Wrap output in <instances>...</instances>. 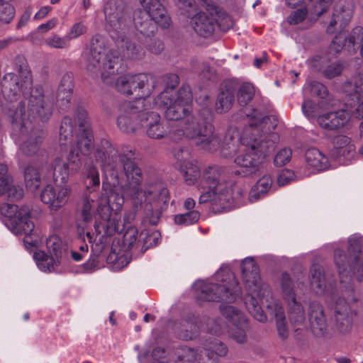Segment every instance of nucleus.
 Wrapping results in <instances>:
<instances>
[{
    "instance_id": "1",
    "label": "nucleus",
    "mask_w": 363,
    "mask_h": 363,
    "mask_svg": "<svg viewBox=\"0 0 363 363\" xmlns=\"http://www.w3.org/2000/svg\"><path fill=\"white\" fill-rule=\"evenodd\" d=\"M60 145L71 144L67 156V167L77 172L82 166V156L101 164L104 174L102 196L99 201L95 216V238L89 232L83 236L89 242H106L108 238L123 230L120 210L125 199L129 200L136 211H143L150 222L157 224L162 212L167 208L169 191L160 186H141L140 169L124 155H118L117 150L106 139L101 140L94 149V136L89 128L87 114L78 111L74 125L71 118H63L60 130Z\"/></svg>"
},
{
    "instance_id": "2",
    "label": "nucleus",
    "mask_w": 363,
    "mask_h": 363,
    "mask_svg": "<svg viewBox=\"0 0 363 363\" xmlns=\"http://www.w3.org/2000/svg\"><path fill=\"white\" fill-rule=\"evenodd\" d=\"M23 77L19 82L13 73L4 75L2 93L12 101L18 92H22L24 101L15 111H9V116L13 125L11 136L19 145L20 151L26 156H32L39 150L41 137L33 132V123L47 121L52 113L53 104L43 94L40 86L33 88L29 71L21 72Z\"/></svg>"
},
{
    "instance_id": "3",
    "label": "nucleus",
    "mask_w": 363,
    "mask_h": 363,
    "mask_svg": "<svg viewBox=\"0 0 363 363\" xmlns=\"http://www.w3.org/2000/svg\"><path fill=\"white\" fill-rule=\"evenodd\" d=\"M120 59L116 52L105 46L101 37L96 36L91 40L85 66L89 74L100 75L104 83L113 84L115 82L116 88L123 94L130 95L138 91L135 101L145 100V104L148 105V101L150 103L152 101L150 96L155 87V78L145 74H125L116 78Z\"/></svg>"
},
{
    "instance_id": "4",
    "label": "nucleus",
    "mask_w": 363,
    "mask_h": 363,
    "mask_svg": "<svg viewBox=\"0 0 363 363\" xmlns=\"http://www.w3.org/2000/svg\"><path fill=\"white\" fill-rule=\"evenodd\" d=\"M276 125L271 117L255 113L241 133L235 128L228 129L226 141L228 138L232 141L236 139L247 147L245 152L235 159L243 176L255 174L260 171L269 149L278 140L277 135L272 132Z\"/></svg>"
},
{
    "instance_id": "5",
    "label": "nucleus",
    "mask_w": 363,
    "mask_h": 363,
    "mask_svg": "<svg viewBox=\"0 0 363 363\" xmlns=\"http://www.w3.org/2000/svg\"><path fill=\"white\" fill-rule=\"evenodd\" d=\"M241 269L242 281L247 291L244 297V303L248 312L259 322L264 323L267 315L264 311L266 308L268 313L274 317L279 335L282 339L289 334L282 306L277 302L272 291L266 283L260 279L259 267L252 257L242 260Z\"/></svg>"
},
{
    "instance_id": "6",
    "label": "nucleus",
    "mask_w": 363,
    "mask_h": 363,
    "mask_svg": "<svg viewBox=\"0 0 363 363\" xmlns=\"http://www.w3.org/2000/svg\"><path fill=\"white\" fill-rule=\"evenodd\" d=\"M362 239L359 235L354 234L348 238V250L353 257L352 264H350V271H347L348 260L342 251L337 249L335 251V263L337 268L340 277V291L334 294L335 298V315L339 329L341 332H346L350 328L352 322L353 313L350 307L352 303L355 302L357 298L355 295L353 286L347 279L350 281V272L352 270L354 277L361 281L363 278V267L359 262L360 246Z\"/></svg>"
},
{
    "instance_id": "7",
    "label": "nucleus",
    "mask_w": 363,
    "mask_h": 363,
    "mask_svg": "<svg viewBox=\"0 0 363 363\" xmlns=\"http://www.w3.org/2000/svg\"><path fill=\"white\" fill-rule=\"evenodd\" d=\"M69 175L67 164L62 157H56L52 164H45L37 169L33 166H28L24 170L26 188L30 191H36L42 180L51 178L63 184H47L40 193L41 201L53 211H57L69 201L72 189L66 185Z\"/></svg>"
},
{
    "instance_id": "8",
    "label": "nucleus",
    "mask_w": 363,
    "mask_h": 363,
    "mask_svg": "<svg viewBox=\"0 0 363 363\" xmlns=\"http://www.w3.org/2000/svg\"><path fill=\"white\" fill-rule=\"evenodd\" d=\"M220 178L218 167H209L204 170L198 184L201 191L199 203L210 202L223 209H230L242 197L243 191L232 182H220Z\"/></svg>"
},
{
    "instance_id": "9",
    "label": "nucleus",
    "mask_w": 363,
    "mask_h": 363,
    "mask_svg": "<svg viewBox=\"0 0 363 363\" xmlns=\"http://www.w3.org/2000/svg\"><path fill=\"white\" fill-rule=\"evenodd\" d=\"M171 140L177 142L183 139L193 140L201 148L212 151L220 144V139L213 133L212 125L199 116H187L171 125L168 132Z\"/></svg>"
},
{
    "instance_id": "10",
    "label": "nucleus",
    "mask_w": 363,
    "mask_h": 363,
    "mask_svg": "<svg viewBox=\"0 0 363 363\" xmlns=\"http://www.w3.org/2000/svg\"><path fill=\"white\" fill-rule=\"evenodd\" d=\"M216 284L196 281L193 288L196 298L208 301L234 302L239 297L240 289L234 274L227 266L222 267L215 274Z\"/></svg>"
},
{
    "instance_id": "11",
    "label": "nucleus",
    "mask_w": 363,
    "mask_h": 363,
    "mask_svg": "<svg viewBox=\"0 0 363 363\" xmlns=\"http://www.w3.org/2000/svg\"><path fill=\"white\" fill-rule=\"evenodd\" d=\"M181 14L190 17V24L199 35L207 37L214 30L213 16L218 7L211 0H174Z\"/></svg>"
},
{
    "instance_id": "12",
    "label": "nucleus",
    "mask_w": 363,
    "mask_h": 363,
    "mask_svg": "<svg viewBox=\"0 0 363 363\" xmlns=\"http://www.w3.org/2000/svg\"><path fill=\"white\" fill-rule=\"evenodd\" d=\"M1 213L5 225L13 234L25 235L23 242L27 249L38 246L41 240L38 235L32 233L34 224L29 219L28 208H19L16 205L4 203L1 206Z\"/></svg>"
},
{
    "instance_id": "13",
    "label": "nucleus",
    "mask_w": 363,
    "mask_h": 363,
    "mask_svg": "<svg viewBox=\"0 0 363 363\" xmlns=\"http://www.w3.org/2000/svg\"><path fill=\"white\" fill-rule=\"evenodd\" d=\"M220 312L223 317L231 324L229 328L221 318L211 320L208 323L207 330L213 335H220L227 333L230 337L238 343L247 341L246 332L248 329L247 319L239 309L231 305L220 306Z\"/></svg>"
},
{
    "instance_id": "14",
    "label": "nucleus",
    "mask_w": 363,
    "mask_h": 363,
    "mask_svg": "<svg viewBox=\"0 0 363 363\" xmlns=\"http://www.w3.org/2000/svg\"><path fill=\"white\" fill-rule=\"evenodd\" d=\"M192 94L189 87L176 92L173 87L165 89L155 100L154 105L165 109L168 120L182 121L191 111Z\"/></svg>"
},
{
    "instance_id": "15",
    "label": "nucleus",
    "mask_w": 363,
    "mask_h": 363,
    "mask_svg": "<svg viewBox=\"0 0 363 363\" xmlns=\"http://www.w3.org/2000/svg\"><path fill=\"white\" fill-rule=\"evenodd\" d=\"M105 18L111 27L112 38H119L121 32L130 30L132 19L128 14L127 6L123 0H109L104 6Z\"/></svg>"
},
{
    "instance_id": "16",
    "label": "nucleus",
    "mask_w": 363,
    "mask_h": 363,
    "mask_svg": "<svg viewBox=\"0 0 363 363\" xmlns=\"http://www.w3.org/2000/svg\"><path fill=\"white\" fill-rule=\"evenodd\" d=\"M47 252L36 251L33 257L38 268L43 272L55 271L62 261V242L57 235L50 236L46 240Z\"/></svg>"
},
{
    "instance_id": "17",
    "label": "nucleus",
    "mask_w": 363,
    "mask_h": 363,
    "mask_svg": "<svg viewBox=\"0 0 363 363\" xmlns=\"http://www.w3.org/2000/svg\"><path fill=\"white\" fill-rule=\"evenodd\" d=\"M282 297L286 304L290 322L298 325L305 320V313L301 303L298 301L295 285L289 274H283L281 278Z\"/></svg>"
},
{
    "instance_id": "18",
    "label": "nucleus",
    "mask_w": 363,
    "mask_h": 363,
    "mask_svg": "<svg viewBox=\"0 0 363 363\" xmlns=\"http://www.w3.org/2000/svg\"><path fill=\"white\" fill-rule=\"evenodd\" d=\"M145 100L125 101L121 105L120 114L118 117L117 124L118 128L125 133L134 132L138 123L134 119L138 118L140 121V115L147 110L146 106H150L151 103L148 101V105L145 104Z\"/></svg>"
},
{
    "instance_id": "19",
    "label": "nucleus",
    "mask_w": 363,
    "mask_h": 363,
    "mask_svg": "<svg viewBox=\"0 0 363 363\" xmlns=\"http://www.w3.org/2000/svg\"><path fill=\"white\" fill-rule=\"evenodd\" d=\"M351 17L352 10L350 8H343L341 5H337L335 7L332 19L327 27V32L328 33H339L333 41V49L336 52L340 51L341 45L339 43L342 39L341 33L344 28L348 25Z\"/></svg>"
},
{
    "instance_id": "20",
    "label": "nucleus",
    "mask_w": 363,
    "mask_h": 363,
    "mask_svg": "<svg viewBox=\"0 0 363 363\" xmlns=\"http://www.w3.org/2000/svg\"><path fill=\"white\" fill-rule=\"evenodd\" d=\"M153 106H155L154 103L151 102V106H146L147 110L143 113V115H140V125L146 127V133L149 137L159 139L167 135V130L160 116L157 113L150 111V109Z\"/></svg>"
},
{
    "instance_id": "21",
    "label": "nucleus",
    "mask_w": 363,
    "mask_h": 363,
    "mask_svg": "<svg viewBox=\"0 0 363 363\" xmlns=\"http://www.w3.org/2000/svg\"><path fill=\"white\" fill-rule=\"evenodd\" d=\"M350 111L341 109L319 116L317 119L318 125L327 130H338L345 127L352 119Z\"/></svg>"
},
{
    "instance_id": "22",
    "label": "nucleus",
    "mask_w": 363,
    "mask_h": 363,
    "mask_svg": "<svg viewBox=\"0 0 363 363\" xmlns=\"http://www.w3.org/2000/svg\"><path fill=\"white\" fill-rule=\"evenodd\" d=\"M333 143L332 156L344 164L350 163L356 153L355 146L351 139L346 135H337L333 139Z\"/></svg>"
},
{
    "instance_id": "23",
    "label": "nucleus",
    "mask_w": 363,
    "mask_h": 363,
    "mask_svg": "<svg viewBox=\"0 0 363 363\" xmlns=\"http://www.w3.org/2000/svg\"><path fill=\"white\" fill-rule=\"evenodd\" d=\"M162 0H140V4L147 16L162 28L170 26V18L161 4Z\"/></svg>"
},
{
    "instance_id": "24",
    "label": "nucleus",
    "mask_w": 363,
    "mask_h": 363,
    "mask_svg": "<svg viewBox=\"0 0 363 363\" xmlns=\"http://www.w3.org/2000/svg\"><path fill=\"white\" fill-rule=\"evenodd\" d=\"M331 1L332 0H309L306 5L307 9H301L293 12L289 17V23L294 25L299 23L305 18L308 11L319 16L327 10Z\"/></svg>"
},
{
    "instance_id": "25",
    "label": "nucleus",
    "mask_w": 363,
    "mask_h": 363,
    "mask_svg": "<svg viewBox=\"0 0 363 363\" xmlns=\"http://www.w3.org/2000/svg\"><path fill=\"white\" fill-rule=\"evenodd\" d=\"M180 153H176L175 157L179 163L177 164L182 172L185 182L189 184H194L198 178L200 177V170L198 166L192 161L187 160L189 153L186 151H181Z\"/></svg>"
},
{
    "instance_id": "26",
    "label": "nucleus",
    "mask_w": 363,
    "mask_h": 363,
    "mask_svg": "<svg viewBox=\"0 0 363 363\" xmlns=\"http://www.w3.org/2000/svg\"><path fill=\"white\" fill-rule=\"evenodd\" d=\"M309 320L313 333L316 335L324 334L327 329V323L323 307L318 302H312L309 307Z\"/></svg>"
},
{
    "instance_id": "27",
    "label": "nucleus",
    "mask_w": 363,
    "mask_h": 363,
    "mask_svg": "<svg viewBox=\"0 0 363 363\" xmlns=\"http://www.w3.org/2000/svg\"><path fill=\"white\" fill-rule=\"evenodd\" d=\"M7 167L0 164V195L6 194L13 199H18L23 195V189L12 184L11 178L7 174Z\"/></svg>"
},
{
    "instance_id": "28",
    "label": "nucleus",
    "mask_w": 363,
    "mask_h": 363,
    "mask_svg": "<svg viewBox=\"0 0 363 363\" xmlns=\"http://www.w3.org/2000/svg\"><path fill=\"white\" fill-rule=\"evenodd\" d=\"M130 30L126 33H120L119 38H113L116 40L117 46L121 49L122 57L128 60L140 58L143 55V49L136 46L128 40V35Z\"/></svg>"
},
{
    "instance_id": "29",
    "label": "nucleus",
    "mask_w": 363,
    "mask_h": 363,
    "mask_svg": "<svg viewBox=\"0 0 363 363\" xmlns=\"http://www.w3.org/2000/svg\"><path fill=\"white\" fill-rule=\"evenodd\" d=\"M310 287L318 295L325 294L331 287L327 283L323 269L319 265H313L311 268Z\"/></svg>"
},
{
    "instance_id": "30",
    "label": "nucleus",
    "mask_w": 363,
    "mask_h": 363,
    "mask_svg": "<svg viewBox=\"0 0 363 363\" xmlns=\"http://www.w3.org/2000/svg\"><path fill=\"white\" fill-rule=\"evenodd\" d=\"M273 180L271 176L265 174L252 186L249 193V201L254 203L264 198L272 189Z\"/></svg>"
},
{
    "instance_id": "31",
    "label": "nucleus",
    "mask_w": 363,
    "mask_h": 363,
    "mask_svg": "<svg viewBox=\"0 0 363 363\" xmlns=\"http://www.w3.org/2000/svg\"><path fill=\"white\" fill-rule=\"evenodd\" d=\"M307 164L313 169V171L320 172L330 167L328 158L315 147L308 148L305 153Z\"/></svg>"
},
{
    "instance_id": "32",
    "label": "nucleus",
    "mask_w": 363,
    "mask_h": 363,
    "mask_svg": "<svg viewBox=\"0 0 363 363\" xmlns=\"http://www.w3.org/2000/svg\"><path fill=\"white\" fill-rule=\"evenodd\" d=\"M325 62L326 58L319 56L315 57L308 62V65L315 70L320 71L323 69V74L328 78L335 77L342 72V67L341 64L336 62L328 65L327 67L323 69Z\"/></svg>"
},
{
    "instance_id": "33",
    "label": "nucleus",
    "mask_w": 363,
    "mask_h": 363,
    "mask_svg": "<svg viewBox=\"0 0 363 363\" xmlns=\"http://www.w3.org/2000/svg\"><path fill=\"white\" fill-rule=\"evenodd\" d=\"M344 46L347 47L348 51L359 49L363 57V28L360 26L354 28L345 40Z\"/></svg>"
},
{
    "instance_id": "34",
    "label": "nucleus",
    "mask_w": 363,
    "mask_h": 363,
    "mask_svg": "<svg viewBox=\"0 0 363 363\" xmlns=\"http://www.w3.org/2000/svg\"><path fill=\"white\" fill-rule=\"evenodd\" d=\"M73 89L72 78L69 74H65L61 79L57 98L62 104L68 103L71 99L72 91Z\"/></svg>"
},
{
    "instance_id": "35",
    "label": "nucleus",
    "mask_w": 363,
    "mask_h": 363,
    "mask_svg": "<svg viewBox=\"0 0 363 363\" xmlns=\"http://www.w3.org/2000/svg\"><path fill=\"white\" fill-rule=\"evenodd\" d=\"M233 101V91L231 89H225L218 95L216 108L220 113L228 111L232 107Z\"/></svg>"
},
{
    "instance_id": "36",
    "label": "nucleus",
    "mask_w": 363,
    "mask_h": 363,
    "mask_svg": "<svg viewBox=\"0 0 363 363\" xmlns=\"http://www.w3.org/2000/svg\"><path fill=\"white\" fill-rule=\"evenodd\" d=\"M354 91L357 94L358 106L356 108V118H363V77L358 76L353 79Z\"/></svg>"
},
{
    "instance_id": "37",
    "label": "nucleus",
    "mask_w": 363,
    "mask_h": 363,
    "mask_svg": "<svg viewBox=\"0 0 363 363\" xmlns=\"http://www.w3.org/2000/svg\"><path fill=\"white\" fill-rule=\"evenodd\" d=\"M138 230L135 228H129L125 231L123 238V249L124 251L130 250L140 245L138 240Z\"/></svg>"
},
{
    "instance_id": "38",
    "label": "nucleus",
    "mask_w": 363,
    "mask_h": 363,
    "mask_svg": "<svg viewBox=\"0 0 363 363\" xmlns=\"http://www.w3.org/2000/svg\"><path fill=\"white\" fill-rule=\"evenodd\" d=\"M255 95V88L250 83L243 84L239 89L238 93V101L240 106L247 105Z\"/></svg>"
},
{
    "instance_id": "39",
    "label": "nucleus",
    "mask_w": 363,
    "mask_h": 363,
    "mask_svg": "<svg viewBox=\"0 0 363 363\" xmlns=\"http://www.w3.org/2000/svg\"><path fill=\"white\" fill-rule=\"evenodd\" d=\"M184 329L182 328V334L180 336L185 340L192 339L196 336L198 330L199 328L197 318L190 319L189 320L185 321L182 325Z\"/></svg>"
},
{
    "instance_id": "40",
    "label": "nucleus",
    "mask_w": 363,
    "mask_h": 363,
    "mask_svg": "<svg viewBox=\"0 0 363 363\" xmlns=\"http://www.w3.org/2000/svg\"><path fill=\"white\" fill-rule=\"evenodd\" d=\"M200 213L197 211H191L186 213L178 214L174 216V220L179 225H189L199 220Z\"/></svg>"
},
{
    "instance_id": "41",
    "label": "nucleus",
    "mask_w": 363,
    "mask_h": 363,
    "mask_svg": "<svg viewBox=\"0 0 363 363\" xmlns=\"http://www.w3.org/2000/svg\"><path fill=\"white\" fill-rule=\"evenodd\" d=\"M45 44L50 48L56 49H65L69 47V43L66 36L61 37L56 34L48 37L45 40Z\"/></svg>"
},
{
    "instance_id": "42",
    "label": "nucleus",
    "mask_w": 363,
    "mask_h": 363,
    "mask_svg": "<svg viewBox=\"0 0 363 363\" xmlns=\"http://www.w3.org/2000/svg\"><path fill=\"white\" fill-rule=\"evenodd\" d=\"M319 110V106L311 101H305L302 104L303 113L309 121L318 119Z\"/></svg>"
},
{
    "instance_id": "43",
    "label": "nucleus",
    "mask_w": 363,
    "mask_h": 363,
    "mask_svg": "<svg viewBox=\"0 0 363 363\" xmlns=\"http://www.w3.org/2000/svg\"><path fill=\"white\" fill-rule=\"evenodd\" d=\"M144 240V244L142 246L143 252H145L150 247L155 246L160 242V233L155 230L150 234L142 233L140 235Z\"/></svg>"
},
{
    "instance_id": "44",
    "label": "nucleus",
    "mask_w": 363,
    "mask_h": 363,
    "mask_svg": "<svg viewBox=\"0 0 363 363\" xmlns=\"http://www.w3.org/2000/svg\"><path fill=\"white\" fill-rule=\"evenodd\" d=\"M291 156L292 151L290 148H281L276 153L274 158V163L277 167L284 166L291 160Z\"/></svg>"
},
{
    "instance_id": "45",
    "label": "nucleus",
    "mask_w": 363,
    "mask_h": 363,
    "mask_svg": "<svg viewBox=\"0 0 363 363\" xmlns=\"http://www.w3.org/2000/svg\"><path fill=\"white\" fill-rule=\"evenodd\" d=\"M14 16V8L8 2L0 1V21L9 23Z\"/></svg>"
},
{
    "instance_id": "46",
    "label": "nucleus",
    "mask_w": 363,
    "mask_h": 363,
    "mask_svg": "<svg viewBox=\"0 0 363 363\" xmlns=\"http://www.w3.org/2000/svg\"><path fill=\"white\" fill-rule=\"evenodd\" d=\"M84 175L87 179H90V185L96 186L99 185V174L96 167L92 164H86Z\"/></svg>"
},
{
    "instance_id": "47",
    "label": "nucleus",
    "mask_w": 363,
    "mask_h": 363,
    "mask_svg": "<svg viewBox=\"0 0 363 363\" xmlns=\"http://www.w3.org/2000/svg\"><path fill=\"white\" fill-rule=\"evenodd\" d=\"M86 28L85 25L81 22L74 23L65 35L68 42L71 40L79 38L86 33Z\"/></svg>"
},
{
    "instance_id": "48",
    "label": "nucleus",
    "mask_w": 363,
    "mask_h": 363,
    "mask_svg": "<svg viewBox=\"0 0 363 363\" xmlns=\"http://www.w3.org/2000/svg\"><path fill=\"white\" fill-rule=\"evenodd\" d=\"M94 201L85 198L82 201V215L85 221H88L91 217Z\"/></svg>"
},
{
    "instance_id": "49",
    "label": "nucleus",
    "mask_w": 363,
    "mask_h": 363,
    "mask_svg": "<svg viewBox=\"0 0 363 363\" xmlns=\"http://www.w3.org/2000/svg\"><path fill=\"white\" fill-rule=\"evenodd\" d=\"M294 174L289 169H284L277 177V182L279 186H284L293 180Z\"/></svg>"
},
{
    "instance_id": "50",
    "label": "nucleus",
    "mask_w": 363,
    "mask_h": 363,
    "mask_svg": "<svg viewBox=\"0 0 363 363\" xmlns=\"http://www.w3.org/2000/svg\"><path fill=\"white\" fill-rule=\"evenodd\" d=\"M311 91L320 97H324L327 93L326 87L321 83L313 82L311 84Z\"/></svg>"
},
{
    "instance_id": "51",
    "label": "nucleus",
    "mask_w": 363,
    "mask_h": 363,
    "mask_svg": "<svg viewBox=\"0 0 363 363\" xmlns=\"http://www.w3.org/2000/svg\"><path fill=\"white\" fill-rule=\"evenodd\" d=\"M57 18H52L48 21L47 23L41 24L38 27V29L43 30V32H47L48 30L53 28L57 25Z\"/></svg>"
},
{
    "instance_id": "52",
    "label": "nucleus",
    "mask_w": 363,
    "mask_h": 363,
    "mask_svg": "<svg viewBox=\"0 0 363 363\" xmlns=\"http://www.w3.org/2000/svg\"><path fill=\"white\" fill-rule=\"evenodd\" d=\"M50 8L49 6L42 7L35 15V18L37 19H40L44 18L48 15L50 12Z\"/></svg>"
},
{
    "instance_id": "53",
    "label": "nucleus",
    "mask_w": 363,
    "mask_h": 363,
    "mask_svg": "<svg viewBox=\"0 0 363 363\" xmlns=\"http://www.w3.org/2000/svg\"><path fill=\"white\" fill-rule=\"evenodd\" d=\"M195 204V201L193 199L188 198L185 200L184 206L186 210H191L194 208Z\"/></svg>"
},
{
    "instance_id": "54",
    "label": "nucleus",
    "mask_w": 363,
    "mask_h": 363,
    "mask_svg": "<svg viewBox=\"0 0 363 363\" xmlns=\"http://www.w3.org/2000/svg\"><path fill=\"white\" fill-rule=\"evenodd\" d=\"M267 61V57L265 55H263L260 58L255 59L254 62V65L256 67L259 68L261 67V65Z\"/></svg>"
},
{
    "instance_id": "55",
    "label": "nucleus",
    "mask_w": 363,
    "mask_h": 363,
    "mask_svg": "<svg viewBox=\"0 0 363 363\" xmlns=\"http://www.w3.org/2000/svg\"><path fill=\"white\" fill-rule=\"evenodd\" d=\"M72 258L77 262H79L84 257L83 254L76 252V251H72L71 252Z\"/></svg>"
},
{
    "instance_id": "56",
    "label": "nucleus",
    "mask_w": 363,
    "mask_h": 363,
    "mask_svg": "<svg viewBox=\"0 0 363 363\" xmlns=\"http://www.w3.org/2000/svg\"><path fill=\"white\" fill-rule=\"evenodd\" d=\"M303 0H286V4L290 7H296L299 5Z\"/></svg>"
},
{
    "instance_id": "57",
    "label": "nucleus",
    "mask_w": 363,
    "mask_h": 363,
    "mask_svg": "<svg viewBox=\"0 0 363 363\" xmlns=\"http://www.w3.org/2000/svg\"><path fill=\"white\" fill-rule=\"evenodd\" d=\"M135 26L137 28L138 30H139L143 33H147L148 30H146L145 28H143L142 27L143 25L140 23V22L135 20Z\"/></svg>"
},
{
    "instance_id": "58",
    "label": "nucleus",
    "mask_w": 363,
    "mask_h": 363,
    "mask_svg": "<svg viewBox=\"0 0 363 363\" xmlns=\"http://www.w3.org/2000/svg\"><path fill=\"white\" fill-rule=\"evenodd\" d=\"M135 218V214L132 213H129L125 215L124 216V222L130 223Z\"/></svg>"
},
{
    "instance_id": "59",
    "label": "nucleus",
    "mask_w": 363,
    "mask_h": 363,
    "mask_svg": "<svg viewBox=\"0 0 363 363\" xmlns=\"http://www.w3.org/2000/svg\"><path fill=\"white\" fill-rule=\"evenodd\" d=\"M147 354L146 352H140L138 354V359L141 363H146V358L147 357Z\"/></svg>"
},
{
    "instance_id": "60",
    "label": "nucleus",
    "mask_w": 363,
    "mask_h": 363,
    "mask_svg": "<svg viewBox=\"0 0 363 363\" xmlns=\"http://www.w3.org/2000/svg\"><path fill=\"white\" fill-rule=\"evenodd\" d=\"M82 254H83V256L88 252V245L87 244H82L79 247Z\"/></svg>"
},
{
    "instance_id": "61",
    "label": "nucleus",
    "mask_w": 363,
    "mask_h": 363,
    "mask_svg": "<svg viewBox=\"0 0 363 363\" xmlns=\"http://www.w3.org/2000/svg\"><path fill=\"white\" fill-rule=\"evenodd\" d=\"M118 264H123V267L126 266L129 263V260L126 257H120L117 260Z\"/></svg>"
},
{
    "instance_id": "62",
    "label": "nucleus",
    "mask_w": 363,
    "mask_h": 363,
    "mask_svg": "<svg viewBox=\"0 0 363 363\" xmlns=\"http://www.w3.org/2000/svg\"><path fill=\"white\" fill-rule=\"evenodd\" d=\"M337 362L338 363H350V359H348L347 357H342L337 358Z\"/></svg>"
},
{
    "instance_id": "63",
    "label": "nucleus",
    "mask_w": 363,
    "mask_h": 363,
    "mask_svg": "<svg viewBox=\"0 0 363 363\" xmlns=\"http://www.w3.org/2000/svg\"><path fill=\"white\" fill-rule=\"evenodd\" d=\"M143 319H144V321H145V322L148 323V322H150V321H152V320H154V317H153L152 315H150V314H148V313H147V314H145V316H144V318H143Z\"/></svg>"
},
{
    "instance_id": "64",
    "label": "nucleus",
    "mask_w": 363,
    "mask_h": 363,
    "mask_svg": "<svg viewBox=\"0 0 363 363\" xmlns=\"http://www.w3.org/2000/svg\"><path fill=\"white\" fill-rule=\"evenodd\" d=\"M84 9H87L90 6V0H83Z\"/></svg>"
}]
</instances>
